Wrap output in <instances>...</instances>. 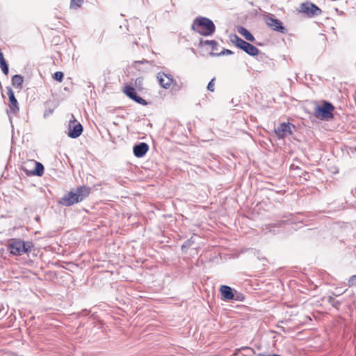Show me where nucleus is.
<instances>
[{"instance_id": "f257e3e1", "label": "nucleus", "mask_w": 356, "mask_h": 356, "mask_svg": "<svg viewBox=\"0 0 356 356\" xmlns=\"http://www.w3.org/2000/svg\"><path fill=\"white\" fill-rule=\"evenodd\" d=\"M191 29L201 35L211 36L216 31V26L209 18L198 16L193 20Z\"/></svg>"}, {"instance_id": "f03ea898", "label": "nucleus", "mask_w": 356, "mask_h": 356, "mask_svg": "<svg viewBox=\"0 0 356 356\" xmlns=\"http://www.w3.org/2000/svg\"><path fill=\"white\" fill-rule=\"evenodd\" d=\"M33 247V243L30 241H24L19 238H11L8 241V250L10 253L20 256L23 254H29Z\"/></svg>"}, {"instance_id": "7ed1b4c3", "label": "nucleus", "mask_w": 356, "mask_h": 356, "mask_svg": "<svg viewBox=\"0 0 356 356\" xmlns=\"http://www.w3.org/2000/svg\"><path fill=\"white\" fill-rule=\"evenodd\" d=\"M334 106L330 102L324 101L322 105L315 108L316 114L321 119H331L334 117L333 111Z\"/></svg>"}, {"instance_id": "20e7f679", "label": "nucleus", "mask_w": 356, "mask_h": 356, "mask_svg": "<svg viewBox=\"0 0 356 356\" xmlns=\"http://www.w3.org/2000/svg\"><path fill=\"white\" fill-rule=\"evenodd\" d=\"M295 129L296 127L293 124L290 122H282L280 123L274 131L279 139H284L291 136Z\"/></svg>"}, {"instance_id": "39448f33", "label": "nucleus", "mask_w": 356, "mask_h": 356, "mask_svg": "<svg viewBox=\"0 0 356 356\" xmlns=\"http://www.w3.org/2000/svg\"><path fill=\"white\" fill-rule=\"evenodd\" d=\"M300 8V12L303 13L309 17L318 16L321 13V10L310 1L301 3Z\"/></svg>"}, {"instance_id": "423d86ee", "label": "nucleus", "mask_w": 356, "mask_h": 356, "mask_svg": "<svg viewBox=\"0 0 356 356\" xmlns=\"http://www.w3.org/2000/svg\"><path fill=\"white\" fill-rule=\"evenodd\" d=\"M72 120L69 122L67 135L71 138H76L81 135L83 128L81 124L76 121L73 115H72Z\"/></svg>"}, {"instance_id": "0eeeda50", "label": "nucleus", "mask_w": 356, "mask_h": 356, "mask_svg": "<svg viewBox=\"0 0 356 356\" xmlns=\"http://www.w3.org/2000/svg\"><path fill=\"white\" fill-rule=\"evenodd\" d=\"M80 202L79 199V195L77 194L76 191H71L60 199L58 203L63 206L69 207L73 205L76 203Z\"/></svg>"}, {"instance_id": "6e6552de", "label": "nucleus", "mask_w": 356, "mask_h": 356, "mask_svg": "<svg viewBox=\"0 0 356 356\" xmlns=\"http://www.w3.org/2000/svg\"><path fill=\"white\" fill-rule=\"evenodd\" d=\"M123 92L129 99H132L135 102L143 106L147 105L146 100L137 95L136 89L133 86L129 85L125 86Z\"/></svg>"}, {"instance_id": "1a4fd4ad", "label": "nucleus", "mask_w": 356, "mask_h": 356, "mask_svg": "<svg viewBox=\"0 0 356 356\" xmlns=\"http://www.w3.org/2000/svg\"><path fill=\"white\" fill-rule=\"evenodd\" d=\"M266 24L273 31H277L281 33H286L287 29L283 25L282 22L276 18L269 17L266 19Z\"/></svg>"}, {"instance_id": "9d476101", "label": "nucleus", "mask_w": 356, "mask_h": 356, "mask_svg": "<svg viewBox=\"0 0 356 356\" xmlns=\"http://www.w3.org/2000/svg\"><path fill=\"white\" fill-rule=\"evenodd\" d=\"M6 89H7V95L8 96L9 102H10V104H9L10 108H9L8 112L10 113L16 114L19 110L18 102H17V99L15 98V93H14L13 89L10 87H7Z\"/></svg>"}, {"instance_id": "9b49d317", "label": "nucleus", "mask_w": 356, "mask_h": 356, "mask_svg": "<svg viewBox=\"0 0 356 356\" xmlns=\"http://www.w3.org/2000/svg\"><path fill=\"white\" fill-rule=\"evenodd\" d=\"M149 150V145L145 142L136 144L133 147V152L136 157H143Z\"/></svg>"}, {"instance_id": "f8f14e48", "label": "nucleus", "mask_w": 356, "mask_h": 356, "mask_svg": "<svg viewBox=\"0 0 356 356\" xmlns=\"http://www.w3.org/2000/svg\"><path fill=\"white\" fill-rule=\"evenodd\" d=\"M157 79L160 86L163 88H168L173 82L172 75L167 74L164 72H159L157 74Z\"/></svg>"}, {"instance_id": "ddd939ff", "label": "nucleus", "mask_w": 356, "mask_h": 356, "mask_svg": "<svg viewBox=\"0 0 356 356\" xmlns=\"http://www.w3.org/2000/svg\"><path fill=\"white\" fill-rule=\"evenodd\" d=\"M35 168L34 169L29 171L26 169L25 167H22V170L25 172L26 175H36L38 177H41L44 174V165L38 161H35Z\"/></svg>"}, {"instance_id": "4468645a", "label": "nucleus", "mask_w": 356, "mask_h": 356, "mask_svg": "<svg viewBox=\"0 0 356 356\" xmlns=\"http://www.w3.org/2000/svg\"><path fill=\"white\" fill-rule=\"evenodd\" d=\"M222 299L225 300H231L234 298V289L227 285H222L220 288Z\"/></svg>"}, {"instance_id": "2eb2a0df", "label": "nucleus", "mask_w": 356, "mask_h": 356, "mask_svg": "<svg viewBox=\"0 0 356 356\" xmlns=\"http://www.w3.org/2000/svg\"><path fill=\"white\" fill-rule=\"evenodd\" d=\"M241 49L244 51L247 54L251 56H255L259 55V50L253 44L245 41L243 46L241 47Z\"/></svg>"}, {"instance_id": "dca6fc26", "label": "nucleus", "mask_w": 356, "mask_h": 356, "mask_svg": "<svg viewBox=\"0 0 356 356\" xmlns=\"http://www.w3.org/2000/svg\"><path fill=\"white\" fill-rule=\"evenodd\" d=\"M76 191L79 195V201L81 202L89 195L91 191V188L87 186H81L77 187Z\"/></svg>"}, {"instance_id": "f3484780", "label": "nucleus", "mask_w": 356, "mask_h": 356, "mask_svg": "<svg viewBox=\"0 0 356 356\" xmlns=\"http://www.w3.org/2000/svg\"><path fill=\"white\" fill-rule=\"evenodd\" d=\"M238 32L242 35L248 41L254 42L255 40L253 35L245 27L239 26L237 27Z\"/></svg>"}, {"instance_id": "a211bd4d", "label": "nucleus", "mask_w": 356, "mask_h": 356, "mask_svg": "<svg viewBox=\"0 0 356 356\" xmlns=\"http://www.w3.org/2000/svg\"><path fill=\"white\" fill-rule=\"evenodd\" d=\"M210 46L211 48V52H218V43L216 40H204L203 39H200V46Z\"/></svg>"}, {"instance_id": "6ab92c4d", "label": "nucleus", "mask_w": 356, "mask_h": 356, "mask_svg": "<svg viewBox=\"0 0 356 356\" xmlns=\"http://www.w3.org/2000/svg\"><path fill=\"white\" fill-rule=\"evenodd\" d=\"M24 78L19 74H15L12 77V84L15 88L22 89Z\"/></svg>"}, {"instance_id": "aec40b11", "label": "nucleus", "mask_w": 356, "mask_h": 356, "mask_svg": "<svg viewBox=\"0 0 356 356\" xmlns=\"http://www.w3.org/2000/svg\"><path fill=\"white\" fill-rule=\"evenodd\" d=\"M230 40L236 47L239 49H241V47H243L245 42V40L238 37L236 34L232 35L230 36Z\"/></svg>"}, {"instance_id": "412c9836", "label": "nucleus", "mask_w": 356, "mask_h": 356, "mask_svg": "<svg viewBox=\"0 0 356 356\" xmlns=\"http://www.w3.org/2000/svg\"><path fill=\"white\" fill-rule=\"evenodd\" d=\"M233 54V51H232L231 50L223 49L220 52H211L210 55L211 56H220L224 55H232Z\"/></svg>"}, {"instance_id": "4be33fe9", "label": "nucleus", "mask_w": 356, "mask_h": 356, "mask_svg": "<svg viewBox=\"0 0 356 356\" xmlns=\"http://www.w3.org/2000/svg\"><path fill=\"white\" fill-rule=\"evenodd\" d=\"M327 302L334 308L339 309L341 305V302L335 300V298L332 296H329L327 298Z\"/></svg>"}, {"instance_id": "5701e85b", "label": "nucleus", "mask_w": 356, "mask_h": 356, "mask_svg": "<svg viewBox=\"0 0 356 356\" xmlns=\"http://www.w3.org/2000/svg\"><path fill=\"white\" fill-rule=\"evenodd\" d=\"M244 299L245 296L242 293L238 292L237 291L234 290V298L232 300L236 301H243Z\"/></svg>"}, {"instance_id": "b1692460", "label": "nucleus", "mask_w": 356, "mask_h": 356, "mask_svg": "<svg viewBox=\"0 0 356 356\" xmlns=\"http://www.w3.org/2000/svg\"><path fill=\"white\" fill-rule=\"evenodd\" d=\"M194 243V241L193 237L185 241L184 243L181 245V250H184L185 249L189 248Z\"/></svg>"}, {"instance_id": "393cba45", "label": "nucleus", "mask_w": 356, "mask_h": 356, "mask_svg": "<svg viewBox=\"0 0 356 356\" xmlns=\"http://www.w3.org/2000/svg\"><path fill=\"white\" fill-rule=\"evenodd\" d=\"M0 67L1 69L2 72L5 75H8V72H9V67H8V64L7 63V62L5 61V62L0 63Z\"/></svg>"}, {"instance_id": "a878e982", "label": "nucleus", "mask_w": 356, "mask_h": 356, "mask_svg": "<svg viewBox=\"0 0 356 356\" xmlns=\"http://www.w3.org/2000/svg\"><path fill=\"white\" fill-rule=\"evenodd\" d=\"M83 0H71L70 7L73 8H80Z\"/></svg>"}, {"instance_id": "bb28decb", "label": "nucleus", "mask_w": 356, "mask_h": 356, "mask_svg": "<svg viewBox=\"0 0 356 356\" xmlns=\"http://www.w3.org/2000/svg\"><path fill=\"white\" fill-rule=\"evenodd\" d=\"M63 77L64 74L62 72H56L53 75V78L58 82H61L63 79Z\"/></svg>"}, {"instance_id": "cd10ccee", "label": "nucleus", "mask_w": 356, "mask_h": 356, "mask_svg": "<svg viewBox=\"0 0 356 356\" xmlns=\"http://www.w3.org/2000/svg\"><path fill=\"white\" fill-rule=\"evenodd\" d=\"M348 284L350 287L356 286V275H352L348 282Z\"/></svg>"}, {"instance_id": "c85d7f7f", "label": "nucleus", "mask_w": 356, "mask_h": 356, "mask_svg": "<svg viewBox=\"0 0 356 356\" xmlns=\"http://www.w3.org/2000/svg\"><path fill=\"white\" fill-rule=\"evenodd\" d=\"M215 78H213L208 83L207 85V90L211 91V92H213L214 91V81H215Z\"/></svg>"}, {"instance_id": "c756f323", "label": "nucleus", "mask_w": 356, "mask_h": 356, "mask_svg": "<svg viewBox=\"0 0 356 356\" xmlns=\"http://www.w3.org/2000/svg\"><path fill=\"white\" fill-rule=\"evenodd\" d=\"M143 78L141 77H138L136 79L135 81V85L137 88H138L139 89H141L142 88V86H143Z\"/></svg>"}, {"instance_id": "7c9ffc66", "label": "nucleus", "mask_w": 356, "mask_h": 356, "mask_svg": "<svg viewBox=\"0 0 356 356\" xmlns=\"http://www.w3.org/2000/svg\"><path fill=\"white\" fill-rule=\"evenodd\" d=\"M54 112V109L49 108L46 109L44 112V118H47L50 116Z\"/></svg>"}, {"instance_id": "2f4dec72", "label": "nucleus", "mask_w": 356, "mask_h": 356, "mask_svg": "<svg viewBox=\"0 0 356 356\" xmlns=\"http://www.w3.org/2000/svg\"><path fill=\"white\" fill-rule=\"evenodd\" d=\"M152 62V61H149V60H147L146 59H143V60H140L135 61V63L144 64V63H150Z\"/></svg>"}, {"instance_id": "473e14b6", "label": "nucleus", "mask_w": 356, "mask_h": 356, "mask_svg": "<svg viewBox=\"0 0 356 356\" xmlns=\"http://www.w3.org/2000/svg\"><path fill=\"white\" fill-rule=\"evenodd\" d=\"M258 356H282L281 355H279V354H276V353H274V354H268V355H266L264 353H259L258 354Z\"/></svg>"}, {"instance_id": "72a5a7b5", "label": "nucleus", "mask_w": 356, "mask_h": 356, "mask_svg": "<svg viewBox=\"0 0 356 356\" xmlns=\"http://www.w3.org/2000/svg\"><path fill=\"white\" fill-rule=\"evenodd\" d=\"M266 229L276 227V224H268L265 225Z\"/></svg>"}, {"instance_id": "f704fd0d", "label": "nucleus", "mask_w": 356, "mask_h": 356, "mask_svg": "<svg viewBox=\"0 0 356 356\" xmlns=\"http://www.w3.org/2000/svg\"><path fill=\"white\" fill-rule=\"evenodd\" d=\"M333 295H334V296H338V294H337V293H333Z\"/></svg>"}]
</instances>
